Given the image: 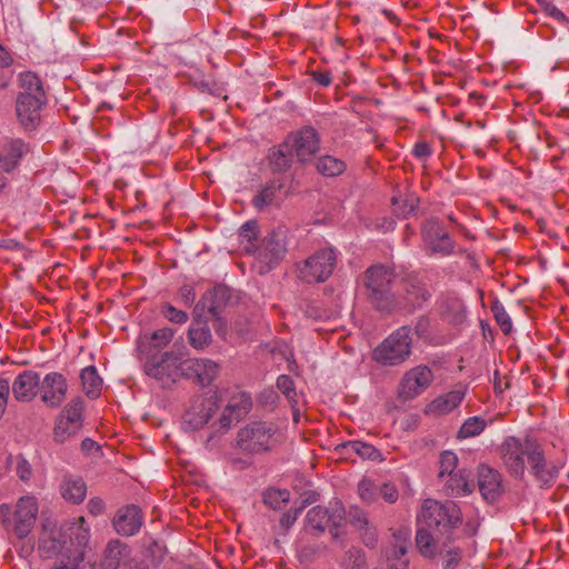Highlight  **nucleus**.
I'll use <instances>...</instances> for the list:
<instances>
[{"label":"nucleus","instance_id":"obj_40","mask_svg":"<svg viewBox=\"0 0 569 569\" xmlns=\"http://www.w3.org/2000/svg\"><path fill=\"white\" fill-rule=\"evenodd\" d=\"M188 341L194 349H203L211 341L209 327L200 321L193 322L188 330Z\"/></svg>","mask_w":569,"mask_h":569},{"label":"nucleus","instance_id":"obj_5","mask_svg":"<svg viewBox=\"0 0 569 569\" xmlns=\"http://www.w3.org/2000/svg\"><path fill=\"white\" fill-rule=\"evenodd\" d=\"M393 273L383 266H373L365 273L367 296L380 310L391 311L396 308V293L391 292Z\"/></svg>","mask_w":569,"mask_h":569},{"label":"nucleus","instance_id":"obj_20","mask_svg":"<svg viewBox=\"0 0 569 569\" xmlns=\"http://www.w3.org/2000/svg\"><path fill=\"white\" fill-rule=\"evenodd\" d=\"M252 406L251 397L243 391H237L232 395L223 409L219 423L224 430H228L232 423L241 420L250 411Z\"/></svg>","mask_w":569,"mask_h":569},{"label":"nucleus","instance_id":"obj_11","mask_svg":"<svg viewBox=\"0 0 569 569\" xmlns=\"http://www.w3.org/2000/svg\"><path fill=\"white\" fill-rule=\"evenodd\" d=\"M83 401L72 399L68 402L56 420L53 429V439L63 443L68 439L78 435L83 423Z\"/></svg>","mask_w":569,"mask_h":569},{"label":"nucleus","instance_id":"obj_27","mask_svg":"<svg viewBox=\"0 0 569 569\" xmlns=\"http://www.w3.org/2000/svg\"><path fill=\"white\" fill-rule=\"evenodd\" d=\"M445 536L439 535L437 531L435 533L430 532L426 526H421L417 530L416 546L426 558H435L442 553L447 546Z\"/></svg>","mask_w":569,"mask_h":569},{"label":"nucleus","instance_id":"obj_64","mask_svg":"<svg viewBox=\"0 0 569 569\" xmlns=\"http://www.w3.org/2000/svg\"><path fill=\"white\" fill-rule=\"evenodd\" d=\"M313 78L319 84L323 87L329 86L331 82V77L327 72H317L315 73Z\"/></svg>","mask_w":569,"mask_h":569},{"label":"nucleus","instance_id":"obj_56","mask_svg":"<svg viewBox=\"0 0 569 569\" xmlns=\"http://www.w3.org/2000/svg\"><path fill=\"white\" fill-rule=\"evenodd\" d=\"M10 396V383L8 379L0 378V419L6 413Z\"/></svg>","mask_w":569,"mask_h":569},{"label":"nucleus","instance_id":"obj_8","mask_svg":"<svg viewBox=\"0 0 569 569\" xmlns=\"http://www.w3.org/2000/svg\"><path fill=\"white\" fill-rule=\"evenodd\" d=\"M286 232L282 229L271 231L256 248V266L259 273H267L278 266L286 256L287 241Z\"/></svg>","mask_w":569,"mask_h":569},{"label":"nucleus","instance_id":"obj_25","mask_svg":"<svg viewBox=\"0 0 569 569\" xmlns=\"http://www.w3.org/2000/svg\"><path fill=\"white\" fill-rule=\"evenodd\" d=\"M319 535L302 529L296 540L297 557L301 562H311L327 551V546L319 541Z\"/></svg>","mask_w":569,"mask_h":569},{"label":"nucleus","instance_id":"obj_52","mask_svg":"<svg viewBox=\"0 0 569 569\" xmlns=\"http://www.w3.org/2000/svg\"><path fill=\"white\" fill-rule=\"evenodd\" d=\"M277 387L291 403H297V392L293 380L289 376L282 375L278 377Z\"/></svg>","mask_w":569,"mask_h":569},{"label":"nucleus","instance_id":"obj_24","mask_svg":"<svg viewBox=\"0 0 569 569\" xmlns=\"http://www.w3.org/2000/svg\"><path fill=\"white\" fill-rule=\"evenodd\" d=\"M287 198L284 183L281 179H272L253 197L252 204L259 211L278 208Z\"/></svg>","mask_w":569,"mask_h":569},{"label":"nucleus","instance_id":"obj_50","mask_svg":"<svg viewBox=\"0 0 569 569\" xmlns=\"http://www.w3.org/2000/svg\"><path fill=\"white\" fill-rule=\"evenodd\" d=\"M492 312L497 323L500 326L503 333L508 335L512 330L511 319L506 311L505 307L498 302L492 306Z\"/></svg>","mask_w":569,"mask_h":569},{"label":"nucleus","instance_id":"obj_22","mask_svg":"<svg viewBox=\"0 0 569 569\" xmlns=\"http://www.w3.org/2000/svg\"><path fill=\"white\" fill-rule=\"evenodd\" d=\"M467 387L463 385H457L455 388L446 393H442L430 401L426 408V415L439 417L445 416L453 411L460 406L466 397Z\"/></svg>","mask_w":569,"mask_h":569},{"label":"nucleus","instance_id":"obj_47","mask_svg":"<svg viewBox=\"0 0 569 569\" xmlns=\"http://www.w3.org/2000/svg\"><path fill=\"white\" fill-rule=\"evenodd\" d=\"M379 487L368 478H363L358 483V493L362 501L372 503L378 499Z\"/></svg>","mask_w":569,"mask_h":569},{"label":"nucleus","instance_id":"obj_15","mask_svg":"<svg viewBox=\"0 0 569 569\" xmlns=\"http://www.w3.org/2000/svg\"><path fill=\"white\" fill-rule=\"evenodd\" d=\"M218 407V397L216 395L198 396L184 412L183 423L191 430L200 429L208 423Z\"/></svg>","mask_w":569,"mask_h":569},{"label":"nucleus","instance_id":"obj_44","mask_svg":"<svg viewBox=\"0 0 569 569\" xmlns=\"http://www.w3.org/2000/svg\"><path fill=\"white\" fill-rule=\"evenodd\" d=\"M487 427V421L478 416L470 417L465 420L458 431L460 439L472 438L479 436Z\"/></svg>","mask_w":569,"mask_h":569},{"label":"nucleus","instance_id":"obj_18","mask_svg":"<svg viewBox=\"0 0 569 569\" xmlns=\"http://www.w3.org/2000/svg\"><path fill=\"white\" fill-rule=\"evenodd\" d=\"M422 239L431 253L447 256L453 251V241L437 221L430 220L423 226Z\"/></svg>","mask_w":569,"mask_h":569},{"label":"nucleus","instance_id":"obj_14","mask_svg":"<svg viewBox=\"0 0 569 569\" xmlns=\"http://www.w3.org/2000/svg\"><path fill=\"white\" fill-rule=\"evenodd\" d=\"M432 380L433 373L429 367L417 366L403 375L398 395L405 400L415 399L431 385Z\"/></svg>","mask_w":569,"mask_h":569},{"label":"nucleus","instance_id":"obj_6","mask_svg":"<svg viewBox=\"0 0 569 569\" xmlns=\"http://www.w3.org/2000/svg\"><path fill=\"white\" fill-rule=\"evenodd\" d=\"M411 329L403 326L387 337L375 350L373 359L383 366H398L411 353Z\"/></svg>","mask_w":569,"mask_h":569},{"label":"nucleus","instance_id":"obj_42","mask_svg":"<svg viewBox=\"0 0 569 569\" xmlns=\"http://www.w3.org/2000/svg\"><path fill=\"white\" fill-rule=\"evenodd\" d=\"M70 553L57 558L52 569H86L83 552L80 549H68Z\"/></svg>","mask_w":569,"mask_h":569},{"label":"nucleus","instance_id":"obj_55","mask_svg":"<svg viewBox=\"0 0 569 569\" xmlns=\"http://www.w3.org/2000/svg\"><path fill=\"white\" fill-rule=\"evenodd\" d=\"M379 496L388 503H395L398 500L399 491L391 482H385L379 487Z\"/></svg>","mask_w":569,"mask_h":569},{"label":"nucleus","instance_id":"obj_17","mask_svg":"<svg viewBox=\"0 0 569 569\" xmlns=\"http://www.w3.org/2000/svg\"><path fill=\"white\" fill-rule=\"evenodd\" d=\"M284 147L300 161H306L319 150L318 133L312 128H303L291 134L286 140Z\"/></svg>","mask_w":569,"mask_h":569},{"label":"nucleus","instance_id":"obj_21","mask_svg":"<svg viewBox=\"0 0 569 569\" xmlns=\"http://www.w3.org/2000/svg\"><path fill=\"white\" fill-rule=\"evenodd\" d=\"M46 99L33 96L19 94L16 102V112L20 123L28 130H33L40 122V110Z\"/></svg>","mask_w":569,"mask_h":569},{"label":"nucleus","instance_id":"obj_59","mask_svg":"<svg viewBox=\"0 0 569 569\" xmlns=\"http://www.w3.org/2000/svg\"><path fill=\"white\" fill-rule=\"evenodd\" d=\"M415 157L423 159L431 154V148L427 142H417L412 149Z\"/></svg>","mask_w":569,"mask_h":569},{"label":"nucleus","instance_id":"obj_45","mask_svg":"<svg viewBox=\"0 0 569 569\" xmlns=\"http://www.w3.org/2000/svg\"><path fill=\"white\" fill-rule=\"evenodd\" d=\"M439 477H449L457 472L458 457L452 451H443L439 460Z\"/></svg>","mask_w":569,"mask_h":569},{"label":"nucleus","instance_id":"obj_37","mask_svg":"<svg viewBox=\"0 0 569 569\" xmlns=\"http://www.w3.org/2000/svg\"><path fill=\"white\" fill-rule=\"evenodd\" d=\"M126 555V546L120 540H111L106 547L101 566L103 569H117Z\"/></svg>","mask_w":569,"mask_h":569},{"label":"nucleus","instance_id":"obj_3","mask_svg":"<svg viewBox=\"0 0 569 569\" xmlns=\"http://www.w3.org/2000/svg\"><path fill=\"white\" fill-rule=\"evenodd\" d=\"M281 439L282 433L274 423L253 421L239 430L237 446L246 452L262 453L276 448Z\"/></svg>","mask_w":569,"mask_h":569},{"label":"nucleus","instance_id":"obj_4","mask_svg":"<svg viewBox=\"0 0 569 569\" xmlns=\"http://www.w3.org/2000/svg\"><path fill=\"white\" fill-rule=\"evenodd\" d=\"M39 506L37 498L30 495L18 499L14 510L10 513V506L2 503L0 506V518L11 532L19 539H23L32 531L38 518Z\"/></svg>","mask_w":569,"mask_h":569},{"label":"nucleus","instance_id":"obj_62","mask_svg":"<svg viewBox=\"0 0 569 569\" xmlns=\"http://www.w3.org/2000/svg\"><path fill=\"white\" fill-rule=\"evenodd\" d=\"M13 62V59L1 44H0V68H7Z\"/></svg>","mask_w":569,"mask_h":569},{"label":"nucleus","instance_id":"obj_38","mask_svg":"<svg viewBox=\"0 0 569 569\" xmlns=\"http://www.w3.org/2000/svg\"><path fill=\"white\" fill-rule=\"evenodd\" d=\"M80 378L86 395L91 398H98L101 392L102 379L98 375L96 367L89 366L82 369Z\"/></svg>","mask_w":569,"mask_h":569},{"label":"nucleus","instance_id":"obj_9","mask_svg":"<svg viewBox=\"0 0 569 569\" xmlns=\"http://www.w3.org/2000/svg\"><path fill=\"white\" fill-rule=\"evenodd\" d=\"M183 361L173 352L149 356L146 357L144 372L162 386H169L183 377Z\"/></svg>","mask_w":569,"mask_h":569},{"label":"nucleus","instance_id":"obj_53","mask_svg":"<svg viewBox=\"0 0 569 569\" xmlns=\"http://www.w3.org/2000/svg\"><path fill=\"white\" fill-rule=\"evenodd\" d=\"M290 493L288 490L271 489L264 495V501L272 508H279L281 502L289 500Z\"/></svg>","mask_w":569,"mask_h":569},{"label":"nucleus","instance_id":"obj_26","mask_svg":"<svg viewBox=\"0 0 569 569\" xmlns=\"http://www.w3.org/2000/svg\"><path fill=\"white\" fill-rule=\"evenodd\" d=\"M430 297L426 287L416 278L409 279L401 284L400 291L396 295L397 307L417 308Z\"/></svg>","mask_w":569,"mask_h":569},{"label":"nucleus","instance_id":"obj_16","mask_svg":"<svg viewBox=\"0 0 569 569\" xmlns=\"http://www.w3.org/2000/svg\"><path fill=\"white\" fill-rule=\"evenodd\" d=\"M68 391L67 378L63 373L51 371L40 377V398L51 408H58L66 400Z\"/></svg>","mask_w":569,"mask_h":569},{"label":"nucleus","instance_id":"obj_1","mask_svg":"<svg viewBox=\"0 0 569 569\" xmlns=\"http://www.w3.org/2000/svg\"><path fill=\"white\" fill-rule=\"evenodd\" d=\"M543 446L533 437H507L500 447L507 470L516 478H523L526 470Z\"/></svg>","mask_w":569,"mask_h":569},{"label":"nucleus","instance_id":"obj_35","mask_svg":"<svg viewBox=\"0 0 569 569\" xmlns=\"http://www.w3.org/2000/svg\"><path fill=\"white\" fill-rule=\"evenodd\" d=\"M62 497L72 503L83 501L87 493V486L81 478L66 477L60 486Z\"/></svg>","mask_w":569,"mask_h":569},{"label":"nucleus","instance_id":"obj_41","mask_svg":"<svg viewBox=\"0 0 569 569\" xmlns=\"http://www.w3.org/2000/svg\"><path fill=\"white\" fill-rule=\"evenodd\" d=\"M347 166L343 160L332 156H323L317 162L318 171L327 177H335L341 174Z\"/></svg>","mask_w":569,"mask_h":569},{"label":"nucleus","instance_id":"obj_49","mask_svg":"<svg viewBox=\"0 0 569 569\" xmlns=\"http://www.w3.org/2000/svg\"><path fill=\"white\" fill-rule=\"evenodd\" d=\"M258 236V224L256 221H248L241 228L239 232V237L242 242L247 241L244 249L250 251L253 247V241Z\"/></svg>","mask_w":569,"mask_h":569},{"label":"nucleus","instance_id":"obj_43","mask_svg":"<svg viewBox=\"0 0 569 569\" xmlns=\"http://www.w3.org/2000/svg\"><path fill=\"white\" fill-rule=\"evenodd\" d=\"M70 553L57 558L52 569H86L83 552L80 549H68Z\"/></svg>","mask_w":569,"mask_h":569},{"label":"nucleus","instance_id":"obj_31","mask_svg":"<svg viewBox=\"0 0 569 569\" xmlns=\"http://www.w3.org/2000/svg\"><path fill=\"white\" fill-rule=\"evenodd\" d=\"M28 148L20 139L7 142L0 152V173L13 171Z\"/></svg>","mask_w":569,"mask_h":569},{"label":"nucleus","instance_id":"obj_28","mask_svg":"<svg viewBox=\"0 0 569 569\" xmlns=\"http://www.w3.org/2000/svg\"><path fill=\"white\" fill-rule=\"evenodd\" d=\"M478 486L482 497L490 502L496 501L503 490L500 473L488 466L479 468Z\"/></svg>","mask_w":569,"mask_h":569},{"label":"nucleus","instance_id":"obj_19","mask_svg":"<svg viewBox=\"0 0 569 569\" xmlns=\"http://www.w3.org/2000/svg\"><path fill=\"white\" fill-rule=\"evenodd\" d=\"M183 377L196 380L201 386H209L219 375L220 366L206 358L186 359Z\"/></svg>","mask_w":569,"mask_h":569},{"label":"nucleus","instance_id":"obj_30","mask_svg":"<svg viewBox=\"0 0 569 569\" xmlns=\"http://www.w3.org/2000/svg\"><path fill=\"white\" fill-rule=\"evenodd\" d=\"M174 332L171 328H161L151 335H144L139 338L138 349L146 357L153 356V350H160L167 347L172 340Z\"/></svg>","mask_w":569,"mask_h":569},{"label":"nucleus","instance_id":"obj_23","mask_svg":"<svg viewBox=\"0 0 569 569\" xmlns=\"http://www.w3.org/2000/svg\"><path fill=\"white\" fill-rule=\"evenodd\" d=\"M11 389L17 401H32L40 393V373L34 370L20 372L14 378Z\"/></svg>","mask_w":569,"mask_h":569},{"label":"nucleus","instance_id":"obj_60","mask_svg":"<svg viewBox=\"0 0 569 569\" xmlns=\"http://www.w3.org/2000/svg\"><path fill=\"white\" fill-rule=\"evenodd\" d=\"M88 510L93 516H99L104 511V502L100 498H92L89 500Z\"/></svg>","mask_w":569,"mask_h":569},{"label":"nucleus","instance_id":"obj_46","mask_svg":"<svg viewBox=\"0 0 569 569\" xmlns=\"http://www.w3.org/2000/svg\"><path fill=\"white\" fill-rule=\"evenodd\" d=\"M288 151L289 150L282 146L270 153V164L274 171H286L290 167Z\"/></svg>","mask_w":569,"mask_h":569},{"label":"nucleus","instance_id":"obj_34","mask_svg":"<svg viewBox=\"0 0 569 569\" xmlns=\"http://www.w3.org/2000/svg\"><path fill=\"white\" fill-rule=\"evenodd\" d=\"M473 488L471 475L465 469L457 470L445 482V490L449 496H467L472 492Z\"/></svg>","mask_w":569,"mask_h":569},{"label":"nucleus","instance_id":"obj_13","mask_svg":"<svg viewBox=\"0 0 569 569\" xmlns=\"http://www.w3.org/2000/svg\"><path fill=\"white\" fill-rule=\"evenodd\" d=\"M563 466V461L548 457L542 447L528 467V471L540 488H550L558 479Z\"/></svg>","mask_w":569,"mask_h":569},{"label":"nucleus","instance_id":"obj_61","mask_svg":"<svg viewBox=\"0 0 569 569\" xmlns=\"http://www.w3.org/2000/svg\"><path fill=\"white\" fill-rule=\"evenodd\" d=\"M428 328H429V320L426 318H420L416 323L415 330L419 337H426L428 333Z\"/></svg>","mask_w":569,"mask_h":569},{"label":"nucleus","instance_id":"obj_57","mask_svg":"<svg viewBox=\"0 0 569 569\" xmlns=\"http://www.w3.org/2000/svg\"><path fill=\"white\" fill-rule=\"evenodd\" d=\"M17 476L22 481H28L32 475V468L26 459H19L16 467Z\"/></svg>","mask_w":569,"mask_h":569},{"label":"nucleus","instance_id":"obj_10","mask_svg":"<svg viewBox=\"0 0 569 569\" xmlns=\"http://www.w3.org/2000/svg\"><path fill=\"white\" fill-rule=\"evenodd\" d=\"M345 521V508L340 502H333L329 507L316 506L308 510L305 519V530L321 535L331 527V532L336 537L337 529Z\"/></svg>","mask_w":569,"mask_h":569},{"label":"nucleus","instance_id":"obj_12","mask_svg":"<svg viewBox=\"0 0 569 569\" xmlns=\"http://www.w3.org/2000/svg\"><path fill=\"white\" fill-rule=\"evenodd\" d=\"M72 539H67V532L63 527L58 528L49 523L43 525L42 532L39 538V551L47 558H61L66 553H70L68 549H72Z\"/></svg>","mask_w":569,"mask_h":569},{"label":"nucleus","instance_id":"obj_33","mask_svg":"<svg viewBox=\"0 0 569 569\" xmlns=\"http://www.w3.org/2000/svg\"><path fill=\"white\" fill-rule=\"evenodd\" d=\"M337 452L346 459H355L359 457L361 459L378 460L380 452L370 443L353 440L338 445L336 448Z\"/></svg>","mask_w":569,"mask_h":569},{"label":"nucleus","instance_id":"obj_58","mask_svg":"<svg viewBox=\"0 0 569 569\" xmlns=\"http://www.w3.org/2000/svg\"><path fill=\"white\" fill-rule=\"evenodd\" d=\"M179 295L187 306H191L196 300V291L191 286H182L180 288Z\"/></svg>","mask_w":569,"mask_h":569},{"label":"nucleus","instance_id":"obj_51","mask_svg":"<svg viewBox=\"0 0 569 569\" xmlns=\"http://www.w3.org/2000/svg\"><path fill=\"white\" fill-rule=\"evenodd\" d=\"M161 313L162 316L169 320L170 322L182 325L186 323L189 319V316L187 312L182 310H178L176 307H173L170 303H164L161 306Z\"/></svg>","mask_w":569,"mask_h":569},{"label":"nucleus","instance_id":"obj_7","mask_svg":"<svg viewBox=\"0 0 569 569\" xmlns=\"http://www.w3.org/2000/svg\"><path fill=\"white\" fill-rule=\"evenodd\" d=\"M337 258L333 248L317 250L297 264L298 278L307 283L325 282L332 274Z\"/></svg>","mask_w":569,"mask_h":569},{"label":"nucleus","instance_id":"obj_54","mask_svg":"<svg viewBox=\"0 0 569 569\" xmlns=\"http://www.w3.org/2000/svg\"><path fill=\"white\" fill-rule=\"evenodd\" d=\"M396 541L395 546L388 550L387 556L389 559L400 560L407 553L408 533L405 535L403 539L396 538Z\"/></svg>","mask_w":569,"mask_h":569},{"label":"nucleus","instance_id":"obj_36","mask_svg":"<svg viewBox=\"0 0 569 569\" xmlns=\"http://www.w3.org/2000/svg\"><path fill=\"white\" fill-rule=\"evenodd\" d=\"M66 532L69 533L67 539H72V549H80L84 553V547L90 538V528L86 523L84 517L77 518L73 522L67 525Z\"/></svg>","mask_w":569,"mask_h":569},{"label":"nucleus","instance_id":"obj_63","mask_svg":"<svg viewBox=\"0 0 569 569\" xmlns=\"http://www.w3.org/2000/svg\"><path fill=\"white\" fill-rule=\"evenodd\" d=\"M547 12L549 13V16H551L552 18L559 20V21H562L566 19L565 14L562 13V11L560 9H558L556 6L553 4H548L547 8H546Z\"/></svg>","mask_w":569,"mask_h":569},{"label":"nucleus","instance_id":"obj_32","mask_svg":"<svg viewBox=\"0 0 569 569\" xmlns=\"http://www.w3.org/2000/svg\"><path fill=\"white\" fill-rule=\"evenodd\" d=\"M228 291L224 287H216L207 291L196 306V311L208 312L218 318L221 308L226 305Z\"/></svg>","mask_w":569,"mask_h":569},{"label":"nucleus","instance_id":"obj_29","mask_svg":"<svg viewBox=\"0 0 569 569\" xmlns=\"http://www.w3.org/2000/svg\"><path fill=\"white\" fill-rule=\"evenodd\" d=\"M113 526L123 536L134 535L142 526L141 510L134 505L121 508L114 517Z\"/></svg>","mask_w":569,"mask_h":569},{"label":"nucleus","instance_id":"obj_2","mask_svg":"<svg viewBox=\"0 0 569 569\" xmlns=\"http://www.w3.org/2000/svg\"><path fill=\"white\" fill-rule=\"evenodd\" d=\"M418 522L420 526L433 529L439 535L445 536L446 540H449L451 530L462 522V515L460 508L453 501L441 502L435 499H426L421 505Z\"/></svg>","mask_w":569,"mask_h":569},{"label":"nucleus","instance_id":"obj_39","mask_svg":"<svg viewBox=\"0 0 569 569\" xmlns=\"http://www.w3.org/2000/svg\"><path fill=\"white\" fill-rule=\"evenodd\" d=\"M19 82L21 88V92L19 94L46 99L41 81L36 73L31 71L21 72L19 74Z\"/></svg>","mask_w":569,"mask_h":569},{"label":"nucleus","instance_id":"obj_48","mask_svg":"<svg viewBox=\"0 0 569 569\" xmlns=\"http://www.w3.org/2000/svg\"><path fill=\"white\" fill-rule=\"evenodd\" d=\"M418 200L415 197L402 198V197H393L392 206L393 210L398 216L403 218L411 214L417 207Z\"/></svg>","mask_w":569,"mask_h":569}]
</instances>
